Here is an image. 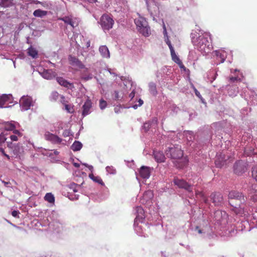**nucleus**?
<instances>
[{"label": "nucleus", "instance_id": "nucleus-34", "mask_svg": "<svg viewBox=\"0 0 257 257\" xmlns=\"http://www.w3.org/2000/svg\"><path fill=\"white\" fill-rule=\"evenodd\" d=\"M252 176L257 182V166H254L252 168Z\"/></svg>", "mask_w": 257, "mask_h": 257}, {"label": "nucleus", "instance_id": "nucleus-11", "mask_svg": "<svg viewBox=\"0 0 257 257\" xmlns=\"http://www.w3.org/2000/svg\"><path fill=\"white\" fill-rule=\"evenodd\" d=\"M20 103L22 108L25 110L29 109L30 107L33 105L32 98L28 96L22 97Z\"/></svg>", "mask_w": 257, "mask_h": 257}, {"label": "nucleus", "instance_id": "nucleus-13", "mask_svg": "<svg viewBox=\"0 0 257 257\" xmlns=\"http://www.w3.org/2000/svg\"><path fill=\"white\" fill-rule=\"evenodd\" d=\"M153 170V168L145 166H142L139 170L140 176L144 179H148L150 177L151 171Z\"/></svg>", "mask_w": 257, "mask_h": 257}, {"label": "nucleus", "instance_id": "nucleus-31", "mask_svg": "<svg viewBox=\"0 0 257 257\" xmlns=\"http://www.w3.org/2000/svg\"><path fill=\"white\" fill-rule=\"evenodd\" d=\"M105 169L108 174L114 175L116 173V169L112 166H107Z\"/></svg>", "mask_w": 257, "mask_h": 257}, {"label": "nucleus", "instance_id": "nucleus-57", "mask_svg": "<svg viewBox=\"0 0 257 257\" xmlns=\"http://www.w3.org/2000/svg\"><path fill=\"white\" fill-rule=\"evenodd\" d=\"M195 95L199 98L201 97V95L200 92L196 89H195Z\"/></svg>", "mask_w": 257, "mask_h": 257}, {"label": "nucleus", "instance_id": "nucleus-24", "mask_svg": "<svg viewBox=\"0 0 257 257\" xmlns=\"http://www.w3.org/2000/svg\"><path fill=\"white\" fill-rule=\"evenodd\" d=\"M14 5L13 0H1L0 6L4 8H8Z\"/></svg>", "mask_w": 257, "mask_h": 257}, {"label": "nucleus", "instance_id": "nucleus-20", "mask_svg": "<svg viewBox=\"0 0 257 257\" xmlns=\"http://www.w3.org/2000/svg\"><path fill=\"white\" fill-rule=\"evenodd\" d=\"M153 156L156 161H164L165 157L162 152L154 150Z\"/></svg>", "mask_w": 257, "mask_h": 257}, {"label": "nucleus", "instance_id": "nucleus-48", "mask_svg": "<svg viewBox=\"0 0 257 257\" xmlns=\"http://www.w3.org/2000/svg\"><path fill=\"white\" fill-rule=\"evenodd\" d=\"M18 137L17 135H13L10 136V138L12 141H17L18 140Z\"/></svg>", "mask_w": 257, "mask_h": 257}, {"label": "nucleus", "instance_id": "nucleus-30", "mask_svg": "<svg viewBox=\"0 0 257 257\" xmlns=\"http://www.w3.org/2000/svg\"><path fill=\"white\" fill-rule=\"evenodd\" d=\"M149 90L150 92L154 95L157 94L156 85L154 83H151L149 85Z\"/></svg>", "mask_w": 257, "mask_h": 257}, {"label": "nucleus", "instance_id": "nucleus-27", "mask_svg": "<svg viewBox=\"0 0 257 257\" xmlns=\"http://www.w3.org/2000/svg\"><path fill=\"white\" fill-rule=\"evenodd\" d=\"M170 52L172 60L176 63H180L181 60L179 59V58L177 56L174 48L171 49L170 50Z\"/></svg>", "mask_w": 257, "mask_h": 257}, {"label": "nucleus", "instance_id": "nucleus-36", "mask_svg": "<svg viewBox=\"0 0 257 257\" xmlns=\"http://www.w3.org/2000/svg\"><path fill=\"white\" fill-rule=\"evenodd\" d=\"M216 56L218 58H220V61L221 63H223L225 60V56L224 54L219 52H216Z\"/></svg>", "mask_w": 257, "mask_h": 257}, {"label": "nucleus", "instance_id": "nucleus-10", "mask_svg": "<svg viewBox=\"0 0 257 257\" xmlns=\"http://www.w3.org/2000/svg\"><path fill=\"white\" fill-rule=\"evenodd\" d=\"M136 217L134 220V228L137 231V228L139 226H136V223L137 222H143L145 219V211L142 207L139 206H137L135 209Z\"/></svg>", "mask_w": 257, "mask_h": 257}, {"label": "nucleus", "instance_id": "nucleus-17", "mask_svg": "<svg viewBox=\"0 0 257 257\" xmlns=\"http://www.w3.org/2000/svg\"><path fill=\"white\" fill-rule=\"evenodd\" d=\"M58 20L63 21L66 24L70 25L73 28L78 26V23L72 18L68 16L60 18Z\"/></svg>", "mask_w": 257, "mask_h": 257}, {"label": "nucleus", "instance_id": "nucleus-5", "mask_svg": "<svg viewBox=\"0 0 257 257\" xmlns=\"http://www.w3.org/2000/svg\"><path fill=\"white\" fill-rule=\"evenodd\" d=\"M167 155L169 156L171 159L179 160L183 156L182 150L179 147H174L169 149Z\"/></svg>", "mask_w": 257, "mask_h": 257}, {"label": "nucleus", "instance_id": "nucleus-16", "mask_svg": "<svg viewBox=\"0 0 257 257\" xmlns=\"http://www.w3.org/2000/svg\"><path fill=\"white\" fill-rule=\"evenodd\" d=\"M92 107V102L90 99H87L82 106V115L85 116L90 112V109Z\"/></svg>", "mask_w": 257, "mask_h": 257}, {"label": "nucleus", "instance_id": "nucleus-22", "mask_svg": "<svg viewBox=\"0 0 257 257\" xmlns=\"http://www.w3.org/2000/svg\"><path fill=\"white\" fill-rule=\"evenodd\" d=\"M153 191L151 190H148L144 193L143 199L146 200L147 201H150L153 197Z\"/></svg>", "mask_w": 257, "mask_h": 257}, {"label": "nucleus", "instance_id": "nucleus-2", "mask_svg": "<svg viewBox=\"0 0 257 257\" xmlns=\"http://www.w3.org/2000/svg\"><path fill=\"white\" fill-rule=\"evenodd\" d=\"M137 29L140 34L145 37H149L151 34V29L146 19L139 15L134 20Z\"/></svg>", "mask_w": 257, "mask_h": 257}, {"label": "nucleus", "instance_id": "nucleus-59", "mask_svg": "<svg viewBox=\"0 0 257 257\" xmlns=\"http://www.w3.org/2000/svg\"><path fill=\"white\" fill-rule=\"evenodd\" d=\"M73 165L76 167V168H78L80 167V164L78 163H77V162H73Z\"/></svg>", "mask_w": 257, "mask_h": 257}, {"label": "nucleus", "instance_id": "nucleus-25", "mask_svg": "<svg viewBox=\"0 0 257 257\" xmlns=\"http://www.w3.org/2000/svg\"><path fill=\"white\" fill-rule=\"evenodd\" d=\"M82 147L81 143L78 141H75L72 145L71 148L73 151H78L81 150Z\"/></svg>", "mask_w": 257, "mask_h": 257}, {"label": "nucleus", "instance_id": "nucleus-51", "mask_svg": "<svg viewBox=\"0 0 257 257\" xmlns=\"http://www.w3.org/2000/svg\"><path fill=\"white\" fill-rule=\"evenodd\" d=\"M0 180L2 181V182L4 184V185L7 187H10V185H11V183L10 182H6V181H5L4 180Z\"/></svg>", "mask_w": 257, "mask_h": 257}, {"label": "nucleus", "instance_id": "nucleus-50", "mask_svg": "<svg viewBox=\"0 0 257 257\" xmlns=\"http://www.w3.org/2000/svg\"><path fill=\"white\" fill-rule=\"evenodd\" d=\"M0 153H1L3 155L5 156L7 158V159H10L9 156L5 153L4 149L3 148H0Z\"/></svg>", "mask_w": 257, "mask_h": 257}, {"label": "nucleus", "instance_id": "nucleus-58", "mask_svg": "<svg viewBox=\"0 0 257 257\" xmlns=\"http://www.w3.org/2000/svg\"><path fill=\"white\" fill-rule=\"evenodd\" d=\"M195 231H197V232L199 234H201L202 233V230L200 229L199 227L197 226L195 228Z\"/></svg>", "mask_w": 257, "mask_h": 257}, {"label": "nucleus", "instance_id": "nucleus-63", "mask_svg": "<svg viewBox=\"0 0 257 257\" xmlns=\"http://www.w3.org/2000/svg\"><path fill=\"white\" fill-rule=\"evenodd\" d=\"M87 168L91 171V172H93V166L92 165L88 166V167Z\"/></svg>", "mask_w": 257, "mask_h": 257}, {"label": "nucleus", "instance_id": "nucleus-32", "mask_svg": "<svg viewBox=\"0 0 257 257\" xmlns=\"http://www.w3.org/2000/svg\"><path fill=\"white\" fill-rule=\"evenodd\" d=\"M69 188L72 190L73 193H76L78 192V188L79 187V186L74 183H70L68 185Z\"/></svg>", "mask_w": 257, "mask_h": 257}, {"label": "nucleus", "instance_id": "nucleus-14", "mask_svg": "<svg viewBox=\"0 0 257 257\" xmlns=\"http://www.w3.org/2000/svg\"><path fill=\"white\" fill-rule=\"evenodd\" d=\"M42 75L45 79L50 80L56 78L57 73L52 69H47L44 70Z\"/></svg>", "mask_w": 257, "mask_h": 257}, {"label": "nucleus", "instance_id": "nucleus-54", "mask_svg": "<svg viewBox=\"0 0 257 257\" xmlns=\"http://www.w3.org/2000/svg\"><path fill=\"white\" fill-rule=\"evenodd\" d=\"M6 140V138L4 136H0V144L4 143Z\"/></svg>", "mask_w": 257, "mask_h": 257}, {"label": "nucleus", "instance_id": "nucleus-6", "mask_svg": "<svg viewBox=\"0 0 257 257\" xmlns=\"http://www.w3.org/2000/svg\"><path fill=\"white\" fill-rule=\"evenodd\" d=\"M210 201L215 206H221L223 204V198L222 194L219 192L212 193L209 196Z\"/></svg>", "mask_w": 257, "mask_h": 257}, {"label": "nucleus", "instance_id": "nucleus-55", "mask_svg": "<svg viewBox=\"0 0 257 257\" xmlns=\"http://www.w3.org/2000/svg\"><path fill=\"white\" fill-rule=\"evenodd\" d=\"M114 98H115V100H118L120 98L119 94H118V92L117 91H114Z\"/></svg>", "mask_w": 257, "mask_h": 257}, {"label": "nucleus", "instance_id": "nucleus-18", "mask_svg": "<svg viewBox=\"0 0 257 257\" xmlns=\"http://www.w3.org/2000/svg\"><path fill=\"white\" fill-rule=\"evenodd\" d=\"M229 205L232 208L231 209L234 213L238 215L241 216L244 213V208L240 207L239 205H233L231 201H228Z\"/></svg>", "mask_w": 257, "mask_h": 257}, {"label": "nucleus", "instance_id": "nucleus-46", "mask_svg": "<svg viewBox=\"0 0 257 257\" xmlns=\"http://www.w3.org/2000/svg\"><path fill=\"white\" fill-rule=\"evenodd\" d=\"M184 162H174V165L176 166L177 168L179 169H182L183 167H181V165H182V163H184Z\"/></svg>", "mask_w": 257, "mask_h": 257}, {"label": "nucleus", "instance_id": "nucleus-26", "mask_svg": "<svg viewBox=\"0 0 257 257\" xmlns=\"http://www.w3.org/2000/svg\"><path fill=\"white\" fill-rule=\"evenodd\" d=\"M47 14V11H43L40 9L36 10L33 13L34 16L36 17H43L46 16Z\"/></svg>", "mask_w": 257, "mask_h": 257}, {"label": "nucleus", "instance_id": "nucleus-28", "mask_svg": "<svg viewBox=\"0 0 257 257\" xmlns=\"http://www.w3.org/2000/svg\"><path fill=\"white\" fill-rule=\"evenodd\" d=\"M45 200L49 203H54L55 201V198L54 195L51 193H47L44 197Z\"/></svg>", "mask_w": 257, "mask_h": 257}, {"label": "nucleus", "instance_id": "nucleus-38", "mask_svg": "<svg viewBox=\"0 0 257 257\" xmlns=\"http://www.w3.org/2000/svg\"><path fill=\"white\" fill-rule=\"evenodd\" d=\"M59 93L57 91H53L51 94V97L52 99L56 100L59 97Z\"/></svg>", "mask_w": 257, "mask_h": 257}, {"label": "nucleus", "instance_id": "nucleus-45", "mask_svg": "<svg viewBox=\"0 0 257 257\" xmlns=\"http://www.w3.org/2000/svg\"><path fill=\"white\" fill-rule=\"evenodd\" d=\"M12 131L15 135H17L20 137L22 136V134L19 130H16V128H14V130H13Z\"/></svg>", "mask_w": 257, "mask_h": 257}, {"label": "nucleus", "instance_id": "nucleus-56", "mask_svg": "<svg viewBox=\"0 0 257 257\" xmlns=\"http://www.w3.org/2000/svg\"><path fill=\"white\" fill-rule=\"evenodd\" d=\"M135 95V91H133L130 94H129V97L131 98V99H132Z\"/></svg>", "mask_w": 257, "mask_h": 257}, {"label": "nucleus", "instance_id": "nucleus-19", "mask_svg": "<svg viewBox=\"0 0 257 257\" xmlns=\"http://www.w3.org/2000/svg\"><path fill=\"white\" fill-rule=\"evenodd\" d=\"M99 51L102 57L108 58L110 57V53L108 48L105 46H101L99 47Z\"/></svg>", "mask_w": 257, "mask_h": 257}, {"label": "nucleus", "instance_id": "nucleus-53", "mask_svg": "<svg viewBox=\"0 0 257 257\" xmlns=\"http://www.w3.org/2000/svg\"><path fill=\"white\" fill-rule=\"evenodd\" d=\"M163 34L165 38L167 37V36H168L167 29L165 25L163 26Z\"/></svg>", "mask_w": 257, "mask_h": 257}, {"label": "nucleus", "instance_id": "nucleus-4", "mask_svg": "<svg viewBox=\"0 0 257 257\" xmlns=\"http://www.w3.org/2000/svg\"><path fill=\"white\" fill-rule=\"evenodd\" d=\"M101 26L104 30H109L112 28L114 21L112 18L107 14L103 15L100 19Z\"/></svg>", "mask_w": 257, "mask_h": 257}, {"label": "nucleus", "instance_id": "nucleus-41", "mask_svg": "<svg viewBox=\"0 0 257 257\" xmlns=\"http://www.w3.org/2000/svg\"><path fill=\"white\" fill-rule=\"evenodd\" d=\"M138 222H137V223H136V226H139L137 228V231L135 229V230L136 231V232H137V234L138 235L142 236V232L141 231V226L138 225Z\"/></svg>", "mask_w": 257, "mask_h": 257}, {"label": "nucleus", "instance_id": "nucleus-64", "mask_svg": "<svg viewBox=\"0 0 257 257\" xmlns=\"http://www.w3.org/2000/svg\"><path fill=\"white\" fill-rule=\"evenodd\" d=\"M64 164V166L67 168V169H68V164L66 163L65 162H62Z\"/></svg>", "mask_w": 257, "mask_h": 257}, {"label": "nucleus", "instance_id": "nucleus-52", "mask_svg": "<svg viewBox=\"0 0 257 257\" xmlns=\"http://www.w3.org/2000/svg\"><path fill=\"white\" fill-rule=\"evenodd\" d=\"M215 162V166L217 168H221L223 166L222 163L224 162Z\"/></svg>", "mask_w": 257, "mask_h": 257}, {"label": "nucleus", "instance_id": "nucleus-35", "mask_svg": "<svg viewBox=\"0 0 257 257\" xmlns=\"http://www.w3.org/2000/svg\"><path fill=\"white\" fill-rule=\"evenodd\" d=\"M93 181L96 183H98L99 184H100L102 186H104V183L103 182L102 179H101V178L99 176H95Z\"/></svg>", "mask_w": 257, "mask_h": 257}, {"label": "nucleus", "instance_id": "nucleus-1", "mask_svg": "<svg viewBox=\"0 0 257 257\" xmlns=\"http://www.w3.org/2000/svg\"><path fill=\"white\" fill-rule=\"evenodd\" d=\"M194 45L202 53H208L212 47L209 45L207 38L204 35H199L197 38H193L192 40Z\"/></svg>", "mask_w": 257, "mask_h": 257}, {"label": "nucleus", "instance_id": "nucleus-29", "mask_svg": "<svg viewBox=\"0 0 257 257\" xmlns=\"http://www.w3.org/2000/svg\"><path fill=\"white\" fill-rule=\"evenodd\" d=\"M16 128V126L12 122H7L4 124V128L8 131H12Z\"/></svg>", "mask_w": 257, "mask_h": 257}, {"label": "nucleus", "instance_id": "nucleus-49", "mask_svg": "<svg viewBox=\"0 0 257 257\" xmlns=\"http://www.w3.org/2000/svg\"><path fill=\"white\" fill-rule=\"evenodd\" d=\"M252 215L253 220L255 221L254 222H253L256 223L255 226L257 227V211H256L255 213H253Z\"/></svg>", "mask_w": 257, "mask_h": 257}, {"label": "nucleus", "instance_id": "nucleus-23", "mask_svg": "<svg viewBox=\"0 0 257 257\" xmlns=\"http://www.w3.org/2000/svg\"><path fill=\"white\" fill-rule=\"evenodd\" d=\"M28 54L29 56L33 58H37L38 56L37 50L32 47H30L28 49Z\"/></svg>", "mask_w": 257, "mask_h": 257}, {"label": "nucleus", "instance_id": "nucleus-44", "mask_svg": "<svg viewBox=\"0 0 257 257\" xmlns=\"http://www.w3.org/2000/svg\"><path fill=\"white\" fill-rule=\"evenodd\" d=\"M235 232H236V230H235ZM225 233L227 235H230L231 236H232L234 234H235L236 233V232L235 233V230H234V227H233V228H231L230 230H228V232H226Z\"/></svg>", "mask_w": 257, "mask_h": 257}, {"label": "nucleus", "instance_id": "nucleus-33", "mask_svg": "<svg viewBox=\"0 0 257 257\" xmlns=\"http://www.w3.org/2000/svg\"><path fill=\"white\" fill-rule=\"evenodd\" d=\"M68 197L70 200H77L79 197V195L77 194H74V193L69 192L68 193Z\"/></svg>", "mask_w": 257, "mask_h": 257}, {"label": "nucleus", "instance_id": "nucleus-61", "mask_svg": "<svg viewBox=\"0 0 257 257\" xmlns=\"http://www.w3.org/2000/svg\"><path fill=\"white\" fill-rule=\"evenodd\" d=\"M138 102H139V106H141V105H142V104H143L144 103V101L143 100H142L141 99H140L138 101Z\"/></svg>", "mask_w": 257, "mask_h": 257}, {"label": "nucleus", "instance_id": "nucleus-37", "mask_svg": "<svg viewBox=\"0 0 257 257\" xmlns=\"http://www.w3.org/2000/svg\"><path fill=\"white\" fill-rule=\"evenodd\" d=\"M107 106V102L106 101H105L103 99H100L99 101V107L100 109H104Z\"/></svg>", "mask_w": 257, "mask_h": 257}, {"label": "nucleus", "instance_id": "nucleus-62", "mask_svg": "<svg viewBox=\"0 0 257 257\" xmlns=\"http://www.w3.org/2000/svg\"><path fill=\"white\" fill-rule=\"evenodd\" d=\"M95 176H94V175L93 174L92 172H91V173L89 174V177L92 180H93L94 178L95 177Z\"/></svg>", "mask_w": 257, "mask_h": 257}, {"label": "nucleus", "instance_id": "nucleus-8", "mask_svg": "<svg viewBox=\"0 0 257 257\" xmlns=\"http://www.w3.org/2000/svg\"><path fill=\"white\" fill-rule=\"evenodd\" d=\"M247 166L246 162H235L233 165L234 172L238 175H240L247 170Z\"/></svg>", "mask_w": 257, "mask_h": 257}, {"label": "nucleus", "instance_id": "nucleus-40", "mask_svg": "<svg viewBox=\"0 0 257 257\" xmlns=\"http://www.w3.org/2000/svg\"><path fill=\"white\" fill-rule=\"evenodd\" d=\"M151 125V124L150 122H146L144 124L143 128L145 130L146 132H147L150 128Z\"/></svg>", "mask_w": 257, "mask_h": 257}, {"label": "nucleus", "instance_id": "nucleus-47", "mask_svg": "<svg viewBox=\"0 0 257 257\" xmlns=\"http://www.w3.org/2000/svg\"><path fill=\"white\" fill-rule=\"evenodd\" d=\"M238 80H240V79H239L238 77H229V81L230 82H234L235 81H236Z\"/></svg>", "mask_w": 257, "mask_h": 257}, {"label": "nucleus", "instance_id": "nucleus-42", "mask_svg": "<svg viewBox=\"0 0 257 257\" xmlns=\"http://www.w3.org/2000/svg\"><path fill=\"white\" fill-rule=\"evenodd\" d=\"M20 212L18 210H14L12 212V215L13 217L19 218Z\"/></svg>", "mask_w": 257, "mask_h": 257}, {"label": "nucleus", "instance_id": "nucleus-39", "mask_svg": "<svg viewBox=\"0 0 257 257\" xmlns=\"http://www.w3.org/2000/svg\"><path fill=\"white\" fill-rule=\"evenodd\" d=\"M165 41L166 43V44L168 45L170 50L174 48L171 44V41H170V40L169 39L168 36H167V37L165 38Z\"/></svg>", "mask_w": 257, "mask_h": 257}, {"label": "nucleus", "instance_id": "nucleus-9", "mask_svg": "<svg viewBox=\"0 0 257 257\" xmlns=\"http://www.w3.org/2000/svg\"><path fill=\"white\" fill-rule=\"evenodd\" d=\"M174 184L179 188L184 189L190 193H192L191 185L183 179H180L177 177L173 180Z\"/></svg>", "mask_w": 257, "mask_h": 257}, {"label": "nucleus", "instance_id": "nucleus-43", "mask_svg": "<svg viewBox=\"0 0 257 257\" xmlns=\"http://www.w3.org/2000/svg\"><path fill=\"white\" fill-rule=\"evenodd\" d=\"M251 199L253 202L257 203V191H255L254 194L251 196Z\"/></svg>", "mask_w": 257, "mask_h": 257}, {"label": "nucleus", "instance_id": "nucleus-21", "mask_svg": "<svg viewBox=\"0 0 257 257\" xmlns=\"http://www.w3.org/2000/svg\"><path fill=\"white\" fill-rule=\"evenodd\" d=\"M11 96L7 94H3L0 96V107L2 108L4 106L6 102H8L11 98Z\"/></svg>", "mask_w": 257, "mask_h": 257}, {"label": "nucleus", "instance_id": "nucleus-7", "mask_svg": "<svg viewBox=\"0 0 257 257\" xmlns=\"http://www.w3.org/2000/svg\"><path fill=\"white\" fill-rule=\"evenodd\" d=\"M229 201L232 202V200H236L239 201V203H243L245 199L243 194L237 191L232 190L229 192L228 195ZM232 203V202H231Z\"/></svg>", "mask_w": 257, "mask_h": 257}, {"label": "nucleus", "instance_id": "nucleus-60", "mask_svg": "<svg viewBox=\"0 0 257 257\" xmlns=\"http://www.w3.org/2000/svg\"><path fill=\"white\" fill-rule=\"evenodd\" d=\"M178 64H179L180 67L181 68H183L184 69H185V67L184 66V65L183 64L182 62L181 61V63H177Z\"/></svg>", "mask_w": 257, "mask_h": 257}, {"label": "nucleus", "instance_id": "nucleus-3", "mask_svg": "<svg viewBox=\"0 0 257 257\" xmlns=\"http://www.w3.org/2000/svg\"><path fill=\"white\" fill-rule=\"evenodd\" d=\"M228 215L225 211L218 210L214 213V219L215 223L223 225L227 222Z\"/></svg>", "mask_w": 257, "mask_h": 257}, {"label": "nucleus", "instance_id": "nucleus-12", "mask_svg": "<svg viewBox=\"0 0 257 257\" xmlns=\"http://www.w3.org/2000/svg\"><path fill=\"white\" fill-rule=\"evenodd\" d=\"M45 140L50 141L53 144H60L62 142V139L58 136L50 133L49 132H46L44 135Z\"/></svg>", "mask_w": 257, "mask_h": 257}, {"label": "nucleus", "instance_id": "nucleus-15", "mask_svg": "<svg viewBox=\"0 0 257 257\" xmlns=\"http://www.w3.org/2000/svg\"><path fill=\"white\" fill-rule=\"evenodd\" d=\"M56 80L60 85L66 88H70L71 89L74 88L72 83L69 82L62 77H56Z\"/></svg>", "mask_w": 257, "mask_h": 257}]
</instances>
